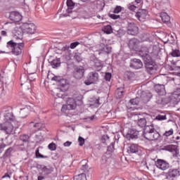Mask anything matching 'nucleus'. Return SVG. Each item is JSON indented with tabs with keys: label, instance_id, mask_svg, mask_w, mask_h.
Segmentation results:
<instances>
[{
	"label": "nucleus",
	"instance_id": "f257e3e1",
	"mask_svg": "<svg viewBox=\"0 0 180 180\" xmlns=\"http://www.w3.org/2000/svg\"><path fill=\"white\" fill-rule=\"evenodd\" d=\"M139 55L142 57L147 72L155 74L157 72V65L153 60L151 57H157L158 56V49L155 46H142L139 51Z\"/></svg>",
	"mask_w": 180,
	"mask_h": 180
},
{
	"label": "nucleus",
	"instance_id": "f03ea898",
	"mask_svg": "<svg viewBox=\"0 0 180 180\" xmlns=\"http://www.w3.org/2000/svg\"><path fill=\"white\" fill-rule=\"evenodd\" d=\"M143 137L149 141H154L160 138V133L154 129L153 125L146 126L143 129Z\"/></svg>",
	"mask_w": 180,
	"mask_h": 180
},
{
	"label": "nucleus",
	"instance_id": "7ed1b4c3",
	"mask_svg": "<svg viewBox=\"0 0 180 180\" xmlns=\"http://www.w3.org/2000/svg\"><path fill=\"white\" fill-rule=\"evenodd\" d=\"M8 49H11L13 54L14 56H20L22 54V50L25 48V43L23 41H15V40H11L7 42Z\"/></svg>",
	"mask_w": 180,
	"mask_h": 180
},
{
	"label": "nucleus",
	"instance_id": "20e7f679",
	"mask_svg": "<svg viewBox=\"0 0 180 180\" xmlns=\"http://www.w3.org/2000/svg\"><path fill=\"white\" fill-rule=\"evenodd\" d=\"M99 82V74L96 72H90L85 80V85H91V84H96Z\"/></svg>",
	"mask_w": 180,
	"mask_h": 180
},
{
	"label": "nucleus",
	"instance_id": "39448f33",
	"mask_svg": "<svg viewBox=\"0 0 180 180\" xmlns=\"http://www.w3.org/2000/svg\"><path fill=\"white\" fill-rule=\"evenodd\" d=\"M1 115L3 116V122L15 123V116H13V113L11 110H3Z\"/></svg>",
	"mask_w": 180,
	"mask_h": 180
},
{
	"label": "nucleus",
	"instance_id": "423d86ee",
	"mask_svg": "<svg viewBox=\"0 0 180 180\" xmlns=\"http://www.w3.org/2000/svg\"><path fill=\"white\" fill-rule=\"evenodd\" d=\"M23 32L27 34H34L36 33V25L33 23L24 24L22 26Z\"/></svg>",
	"mask_w": 180,
	"mask_h": 180
},
{
	"label": "nucleus",
	"instance_id": "0eeeda50",
	"mask_svg": "<svg viewBox=\"0 0 180 180\" xmlns=\"http://www.w3.org/2000/svg\"><path fill=\"white\" fill-rule=\"evenodd\" d=\"M77 108V101L72 98H69L67 101V104L63 105L62 110H74Z\"/></svg>",
	"mask_w": 180,
	"mask_h": 180
},
{
	"label": "nucleus",
	"instance_id": "6e6552de",
	"mask_svg": "<svg viewBox=\"0 0 180 180\" xmlns=\"http://www.w3.org/2000/svg\"><path fill=\"white\" fill-rule=\"evenodd\" d=\"M13 123L14 122H3L0 125V129H2L6 134H12V131H13L14 129Z\"/></svg>",
	"mask_w": 180,
	"mask_h": 180
},
{
	"label": "nucleus",
	"instance_id": "1a4fd4ad",
	"mask_svg": "<svg viewBox=\"0 0 180 180\" xmlns=\"http://www.w3.org/2000/svg\"><path fill=\"white\" fill-rule=\"evenodd\" d=\"M127 33L131 36H136V34H139V27H137L136 23L129 22L128 24Z\"/></svg>",
	"mask_w": 180,
	"mask_h": 180
},
{
	"label": "nucleus",
	"instance_id": "9d476101",
	"mask_svg": "<svg viewBox=\"0 0 180 180\" xmlns=\"http://www.w3.org/2000/svg\"><path fill=\"white\" fill-rule=\"evenodd\" d=\"M148 15V11L146 9L139 10L135 14L136 19L139 20L140 22H144L147 19V15Z\"/></svg>",
	"mask_w": 180,
	"mask_h": 180
},
{
	"label": "nucleus",
	"instance_id": "9b49d317",
	"mask_svg": "<svg viewBox=\"0 0 180 180\" xmlns=\"http://www.w3.org/2000/svg\"><path fill=\"white\" fill-rule=\"evenodd\" d=\"M155 165L157 168H159V169H162V171H165L166 169H168V168H169V163L161 159H158L155 162Z\"/></svg>",
	"mask_w": 180,
	"mask_h": 180
},
{
	"label": "nucleus",
	"instance_id": "f8f14e48",
	"mask_svg": "<svg viewBox=\"0 0 180 180\" xmlns=\"http://www.w3.org/2000/svg\"><path fill=\"white\" fill-rule=\"evenodd\" d=\"M9 19L13 22H20L22 20V15L18 11H12L10 13Z\"/></svg>",
	"mask_w": 180,
	"mask_h": 180
},
{
	"label": "nucleus",
	"instance_id": "ddd939ff",
	"mask_svg": "<svg viewBox=\"0 0 180 180\" xmlns=\"http://www.w3.org/2000/svg\"><path fill=\"white\" fill-rule=\"evenodd\" d=\"M131 68H134V70H140L143 68V62L140 59H132L130 63Z\"/></svg>",
	"mask_w": 180,
	"mask_h": 180
},
{
	"label": "nucleus",
	"instance_id": "4468645a",
	"mask_svg": "<svg viewBox=\"0 0 180 180\" xmlns=\"http://www.w3.org/2000/svg\"><path fill=\"white\" fill-rule=\"evenodd\" d=\"M85 72V70L83 67L76 68L74 72V77L76 79H81L82 77H84V74Z\"/></svg>",
	"mask_w": 180,
	"mask_h": 180
},
{
	"label": "nucleus",
	"instance_id": "2eb2a0df",
	"mask_svg": "<svg viewBox=\"0 0 180 180\" xmlns=\"http://www.w3.org/2000/svg\"><path fill=\"white\" fill-rule=\"evenodd\" d=\"M23 29L15 28L13 31V37L15 40H22L23 39Z\"/></svg>",
	"mask_w": 180,
	"mask_h": 180
},
{
	"label": "nucleus",
	"instance_id": "dca6fc26",
	"mask_svg": "<svg viewBox=\"0 0 180 180\" xmlns=\"http://www.w3.org/2000/svg\"><path fill=\"white\" fill-rule=\"evenodd\" d=\"M127 140H133L138 139L139 137V132L134 129H131L128 131V133L125 136Z\"/></svg>",
	"mask_w": 180,
	"mask_h": 180
},
{
	"label": "nucleus",
	"instance_id": "f3484780",
	"mask_svg": "<svg viewBox=\"0 0 180 180\" xmlns=\"http://www.w3.org/2000/svg\"><path fill=\"white\" fill-rule=\"evenodd\" d=\"M140 41L137 39H131L129 40L128 46L131 50H137Z\"/></svg>",
	"mask_w": 180,
	"mask_h": 180
},
{
	"label": "nucleus",
	"instance_id": "a211bd4d",
	"mask_svg": "<svg viewBox=\"0 0 180 180\" xmlns=\"http://www.w3.org/2000/svg\"><path fill=\"white\" fill-rule=\"evenodd\" d=\"M179 171L176 169H170L167 174V179H171V178H176L179 176Z\"/></svg>",
	"mask_w": 180,
	"mask_h": 180
},
{
	"label": "nucleus",
	"instance_id": "6ab92c4d",
	"mask_svg": "<svg viewBox=\"0 0 180 180\" xmlns=\"http://www.w3.org/2000/svg\"><path fill=\"white\" fill-rule=\"evenodd\" d=\"M155 91L158 95L162 96L165 94V86L164 84L155 85Z\"/></svg>",
	"mask_w": 180,
	"mask_h": 180
},
{
	"label": "nucleus",
	"instance_id": "aec40b11",
	"mask_svg": "<svg viewBox=\"0 0 180 180\" xmlns=\"http://www.w3.org/2000/svg\"><path fill=\"white\" fill-rule=\"evenodd\" d=\"M128 151H129L131 154H139L141 150L139 145L133 143L129 146Z\"/></svg>",
	"mask_w": 180,
	"mask_h": 180
},
{
	"label": "nucleus",
	"instance_id": "412c9836",
	"mask_svg": "<svg viewBox=\"0 0 180 180\" xmlns=\"http://www.w3.org/2000/svg\"><path fill=\"white\" fill-rule=\"evenodd\" d=\"M53 169H54L50 166H43L41 167V171L44 172V175H50Z\"/></svg>",
	"mask_w": 180,
	"mask_h": 180
},
{
	"label": "nucleus",
	"instance_id": "4be33fe9",
	"mask_svg": "<svg viewBox=\"0 0 180 180\" xmlns=\"http://www.w3.org/2000/svg\"><path fill=\"white\" fill-rule=\"evenodd\" d=\"M176 146L175 145H167L163 147L162 150L165 151H169L170 153H175Z\"/></svg>",
	"mask_w": 180,
	"mask_h": 180
},
{
	"label": "nucleus",
	"instance_id": "5701e85b",
	"mask_svg": "<svg viewBox=\"0 0 180 180\" xmlns=\"http://www.w3.org/2000/svg\"><path fill=\"white\" fill-rule=\"evenodd\" d=\"M160 18H161L163 23H168V22H169V20H171L169 15H168V14L167 13H160Z\"/></svg>",
	"mask_w": 180,
	"mask_h": 180
},
{
	"label": "nucleus",
	"instance_id": "b1692460",
	"mask_svg": "<svg viewBox=\"0 0 180 180\" xmlns=\"http://www.w3.org/2000/svg\"><path fill=\"white\" fill-rule=\"evenodd\" d=\"M100 50L101 51H104V53H106L107 54H109V53H110V51H112V49L106 45H105V44H100Z\"/></svg>",
	"mask_w": 180,
	"mask_h": 180
},
{
	"label": "nucleus",
	"instance_id": "393cba45",
	"mask_svg": "<svg viewBox=\"0 0 180 180\" xmlns=\"http://www.w3.org/2000/svg\"><path fill=\"white\" fill-rule=\"evenodd\" d=\"M58 85L59 86H61V88H65L64 91H67L68 89V83H67V80L65 79H60L58 82Z\"/></svg>",
	"mask_w": 180,
	"mask_h": 180
},
{
	"label": "nucleus",
	"instance_id": "a878e982",
	"mask_svg": "<svg viewBox=\"0 0 180 180\" xmlns=\"http://www.w3.org/2000/svg\"><path fill=\"white\" fill-rule=\"evenodd\" d=\"M60 65L61 62L60 61V59H54L51 62L52 68H57L58 67H60Z\"/></svg>",
	"mask_w": 180,
	"mask_h": 180
},
{
	"label": "nucleus",
	"instance_id": "bb28decb",
	"mask_svg": "<svg viewBox=\"0 0 180 180\" xmlns=\"http://www.w3.org/2000/svg\"><path fill=\"white\" fill-rule=\"evenodd\" d=\"M103 32L106 33V34H110V33L113 32V30L112 29V25H106L103 27Z\"/></svg>",
	"mask_w": 180,
	"mask_h": 180
},
{
	"label": "nucleus",
	"instance_id": "cd10ccee",
	"mask_svg": "<svg viewBox=\"0 0 180 180\" xmlns=\"http://www.w3.org/2000/svg\"><path fill=\"white\" fill-rule=\"evenodd\" d=\"M67 6H68V13H70L71 11L74 9V2L72 0H67Z\"/></svg>",
	"mask_w": 180,
	"mask_h": 180
},
{
	"label": "nucleus",
	"instance_id": "c85d7f7f",
	"mask_svg": "<svg viewBox=\"0 0 180 180\" xmlns=\"http://www.w3.org/2000/svg\"><path fill=\"white\" fill-rule=\"evenodd\" d=\"M146 124H147V120H146V118H141L138 121V126L139 127H147V126H146Z\"/></svg>",
	"mask_w": 180,
	"mask_h": 180
},
{
	"label": "nucleus",
	"instance_id": "c756f323",
	"mask_svg": "<svg viewBox=\"0 0 180 180\" xmlns=\"http://www.w3.org/2000/svg\"><path fill=\"white\" fill-rule=\"evenodd\" d=\"M94 67H95L96 70H97V71H101V70H102V67H103L102 62L101 60H95Z\"/></svg>",
	"mask_w": 180,
	"mask_h": 180
},
{
	"label": "nucleus",
	"instance_id": "7c9ffc66",
	"mask_svg": "<svg viewBox=\"0 0 180 180\" xmlns=\"http://www.w3.org/2000/svg\"><path fill=\"white\" fill-rule=\"evenodd\" d=\"M123 88L120 87L118 88L116 91V94H117V98H118V99H120L122 98V96H123V94L124 93V91H123Z\"/></svg>",
	"mask_w": 180,
	"mask_h": 180
},
{
	"label": "nucleus",
	"instance_id": "2f4dec72",
	"mask_svg": "<svg viewBox=\"0 0 180 180\" xmlns=\"http://www.w3.org/2000/svg\"><path fill=\"white\" fill-rule=\"evenodd\" d=\"M30 139V136H29V135L27 134H22L20 136V140H21V141H23L24 143H27Z\"/></svg>",
	"mask_w": 180,
	"mask_h": 180
},
{
	"label": "nucleus",
	"instance_id": "473e14b6",
	"mask_svg": "<svg viewBox=\"0 0 180 180\" xmlns=\"http://www.w3.org/2000/svg\"><path fill=\"white\" fill-rule=\"evenodd\" d=\"M74 180H86V176L85 174H80L74 177Z\"/></svg>",
	"mask_w": 180,
	"mask_h": 180
},
{
	"label": "nucleus",
	"instance_id": "72a5a7b5",
	"mask_svg": "<svg viewBox=\"0 0 180 180\" xmlns=\"http://www.w3.org/2000/svg\"><path fill=\"white\" fill-rule=\"evenodd\" d=\"M141 98L145 103H147V102H149V101H150V96H148V95H147L144 92L142 93V95L141 96Z\"/></svg>",
	"mask_w": 180,
	"mask_h": 180
},
{
	"label": "nucleus",
	"instance_id": "f704fd0d",
	"mask_svg": "<svg viewBox=\"0 0 180 180\" xmlns=\"http://www.w3.org/2000/svg\"><path fill=\"white\" fill-rule=\"evenodd\" d=\"M82 164H84L82 165V169L83 171H86V169H88V160H82Z\"/></svg>",
	"mask_w": 180,
	"mask_h": 180
},
{
	"label": "nucleus",
	"instance_id": "c9c22d12",
	"mask_svg": "<svg viewBox=\"0 0 180 180\" xmlns=\"http://www.w3.org/2000/svg\"><path fill=\"white\" fill-rule=\"evenodd\" d=\"M171 54L172 57H180V52L178 49H173Z\"/></svg>",
	"mask_w": 180,
	"mask_h": 180
},
{
	"label": "nucleus",
	"instance_id": "e433bc0d",
	"mask_svg": "<svg viewBox=\"0 0 180 180\" xmlns=\"http://www.w3.org/2000/svg\"><path fill=\"white\" fill-rule=\"evenodd\" d=\"M155 120H167V115H158V116H156Z\"/></svg>",
	"mask_w": 180,
	"mask_h": 180
},
{
	"label": "nucleus",
	"instance_id": "4c0bfd02",
	"mask_svg": "<svg viewBox=\"0 0 180 180\" xmlns=\"http://www.w3.org/2000/svg\"><path fill=\"white\" fill-rule=\"evenodd\" d=\"M172 98L176 101H180V92L174 91L173 93Z\"/></svg>",
	"mask_w": 180,
	"mask_h": 180
},
{
	"label": "nucleus",
	"instance_id": "58836bf2",
	"mask_svg": "<svg viewBox=\"0 0 180 180\" xmlns=\"http://www.w3.org/2000/svg\"><path fill=\"white\" fill-rule=\"evenodd\" d=\"M174 134V129H170L169 131H166L163 136H165V137H169V136H172Z\"/></svg>",
	"mask_w": 180,
	"mask_h": 180
},
{
	"label": "nucleus",
	"instance_id": "ea45409f",
	"mask_svg": "<svg viewBox=\"0 0 180 180\" xmlns=\"http://www.w3.org/2000/svg\"><path fill=\"white\" fill-rule=\"evenodd\" d=\"M139 102H140V98H132L130 100V103H131V105H139Z\"/></svg>",
	"mask_w": 180,
	"mask_h": 180
},
{
	"label": "nucleus",
	"instance_id": "a19ab883",
	"mask_svg": "<svg viewBox=\"0 0 180 180\" xmlns=\"http://www.w3.org/2000/svg\"><path fill=\"white\" fill-rule=\"evenodd\" d=\"M49 149L51 150V151H56L57 150V148L56 147V143H51L49 145Z\"/></svg>",
	"mask_w": 180,
	"mask_h": 180
},
{
	"label": "nucleus",
	"instance_id": "79ce46f5",
	"mask_svg": "<svg viewBox=\"0 0 180 180\" xmlns=\"http://www.w3.org/2000/svg\"><path fill=\"white\" fill-rule=\"evenodd\" d=\"M78 141H79V146H80V147H82V146H84V144H85V139H84V138H82V136H79L78 138Z\"/></svg>",
	"mask_w": 180,
	"mask_h": 180
},
{
	"label": "nucleus",
	"instance_id": "37998d69",
	"mask_svg": "<svg viewBox=\"0 0 180 180\" xmlns=\"http://www.w3.org/2000/svg\"><path fill=\"white\" fill-rule=\"evenodd\" d=\"M120 12H122V6H117L114 11H113V13H120Z\"/></svg>",
	"mask_w": 180,
	"mask_h": 180
},
{
	"label": "nucleus",
	"instance_id": "c03bdc74",
	"mask_svg": "<svg viewBox=\"0 0 180 180\" xmlns=\"http://www.w3.org/2000/svg\"><path fill=\"white\" fill-rule=\"evenodd\" d=\"M35 125H37L35 127V128L34 129V130L35 131H37V130H40V129H41V127H43V124L41 123H38V122H36L35 123Z\"/></svg>",
	"mask_w": 180,
	"mask_h": 180
},
{
	"label": "nucleus",
	"instance_id": "a18cd8bd",
	"mask_svg": "<svg viewBox=\"0 0 180 180\" xmlns=\"http://www.w3.org/2000/svg\"><path fill=\"white\" fill-rule=\"evenodd\" d=\"M128 9L129 11H131L132 12H135L136 11V9H137V6L133 5V4H129L128 6Z\"/></svg>",
	"mask_w": 180,
	"mask_h": 180
},
{
	"label": "nucleus",
	"instance_id": "49530a36",
	"mask_svg": "<svg viewBox=\"0 0 180 180\" xmlns=\"http://www.w3.org/2000/svg\"><path fill=\"white\" fill-rule=\"evenodd\" d=\"M77 46H79V42L75 41L70 44V49H74L77 47Z\"/></svg>",
	"mask_w": 180,
	"mask_h": 180
},
{
	"label": "nucleus",
	"instance_id": "de8ad7c7",
	"mask_svg": "<svg viewBox=\"0 0 180 180\" xmlns=\"http://www.w3.org/2000/svg\"><path fill=\"white\" fill-rule=\"evenodd\" d=\"M36 157L37 158H47V156H44L41 155L40 153H39V150L36 151Z\"/></svg>",
	"mask_w": 180,
	"mask_h": 180
},
{
	"label": "nucleus",
	"instance_id": "09e8293b",
	"mask_svg": "<svg viewBox=\"0 0 180 180\" xmlns=\"http://www.w3.org/2000/svg\"><path fill=\"white\" fill-rule=\"evenodd\" d=\"M112 78V74L108 72V73H105V81H110Z\"/></svg>",
	"mask_w": 180,
	"mask_h": 180
},
{
	"label": "nucleus",
	"instance_id": "8fccbe9b",
	"mask_svg": "<svg viewBox=\"0 0 180 180\" xmlns=\"http://www.w3.org/2000/svg\"><path fill=\"white\" fill-rule=\"evenodd\" d=\"M62 91H63V89H60V88L55 89L54 92L56 93V96L60 98V94H58V92H62Z\"/></svg>",
	"mask_w": 180,
	"mask_h": 180
},
{
	"label": "nucleus",
	"instance_id": "3c124183",
	"mask_svg": "<svg viewBox=\"0 0 180 180\" xmlns=\"http://www.w3.org/2000/svg\"><path fill=\"white\" fill-rule=\"evenodd\" d=\"M71 57H72V53H71V51H68V54L65 55V59L70 60H71Z\"/></svg>",
	"mask_w": 180,
	"mask_h": 180
},
{
	"label": "nucleus",
	"instance_id": "603ef678",
	"mask_svg": "<svg viewBox=\"0 0 180 180\" xmlns=\"http://www.w3.org/2000/svg\"><path fill=\"white\" fill-rule=\"evenodd\" d=\"M156 99H157L156 103H158V105H161V103H162V97L157 96Z\"/></svg>",
	"mask_w": 180,
	"mask_h": 180
},
{
	"label": "nucleus",
	"instance_id": "864d4df0",
	"mask_svg": "<svg viewBox=\"0 0 180 180\" xmlns=\"http://www.w3.org/2000/svg\"><path fill=\"white\" fill-rule=\"evenodd\" d=\"M110 18L111 19L116 20V19H119L120 18V15H116V14H110Z\"/></svg>",
	"mask_w": 180,
	"mask_h": 180
},
{
	"label": "nucleus",
	"instance_id": "5fc2aeb1",
	"mask_svg": "<svg viewBox=\"0 0 180 180\" xmlns=\"http://www.w3.org/2000/svg\"><path fill=\"white\" fill-rule=\"evenodd\" d=\"M61 80V77L58 76H54L52 77L51 81H56L57 82H60Z\"/></svg>",
	"mask_w": 180,
	"mask_h": 180
},
{
	"label": "nucleus",
	"instance_id": "6e6d98bb",
	"mask_svg": "<svg viewBox=\"0 0 180 180\" xmlns=\"http://www.w3.org/2000/svg\"><path fill=\"white\" fill-rule=\"evenodd\" d=\"M36 122L34 121H32L29 124V127H30V129H34L36 127Z\"/></svg>",
	"mask_w": 180,
	"mask_h": 180
},
{
	"label": "nucleus",
	"instance_id": "4d7b16f0",
	"mask_svg": "<svg viewBox=\"0 0 180 180\" xmlns=\"http://www.w3.org/2000/svg\"><path fill=\"white\" fill-rule=\"evenodd\" d=\"M71 144H72V142H71V141H66V142H65V143H63V146H64L65 147H70V146H71Z\"/></svg>",
	"mask_w": 180,
	"mask_h": 180
},
{
	"label": "nucleus",
	"instance_id": "13d9d810",
	"mask_svg": "<svg viewBox=\"0 0 180 180\" xmlns=\"http://www.w3.org/2000/svg\"><path fill=\"white\" fill-rule=\"evenodd\" d=\"M5 96V89L4 88H0V96Z\"/></svg>",
	"mask_w": 180,
	"mask_h": 180
},
{
	"label": "nucleus",
	"instance_id": "bf43d9fd",
	"mask_svg": "<svg viewBox=\"0 0 180 180\" xmlns=\"http://www.w3.org/2000/svg\"><path fill=\"white\" fill-rule=\"evenodd\" d=\"M95 106H99L101 103H99V98H96L94 103Z\"/></svg>",
	"mask_w": 180,
	"mask_h": 180
},
{
	"label": "nucleus",
	"instance_id": "052dcab7",
	"mask_svg": "<svg viewBox=\"0 0 180 180\" xmlns=\"http://www.w3.org/2000/svg\"><path fill=\"white\" fill-rule=\"evenodd\" d=\"M4 148H5V144H1L0 145V153H2V151H4Z\"/></svg>",
	"mask_w": 180,
	"mask_h": 180
},
{
	"label": "nucleus",
	"instance_id": "680f3d73",
	"mask_svg": "<svg viewBox=\"0 0 180 180\" xmlns=\"http://www.w3.org/2000/svg\"><path fill=\"white\" fill-rule=\"evenodd\" d=\"M75 60H77V61L79 62L82 60V58H81V57L78 56H75Z\"/></svg>",
	"mask_w": 180,
	"mask_h": 180
},
{
	"label": "nucleus",
	"instance_id": "e2e57ef3",
	"mask_svg": "<svg viewBox=\"0 0 180 180\" xmlns=\"http://www.w3.org/2000/svg\"><path fill=\"white\" fill-rule=\"evenodd\" d=\"M3 179L4 178H11V176L8 174V173H6L3 176H2Z\"/></svg>",
	"mask_w": 180,
	"mask_h": 180
},
{
	"label": "nucleus",
	"instance_id": "0e129e2a",
	"mask_svg": "<svg viewBox=\"0 0 180 180\" xmlns=\"http://www.w3.org/2000/svg\"><path fill=\"white\" fill-rule=\"evenodd\" d=\"M103 140H109V136L108 135H104L103 137H102Z\"/></svg>",
	"mask_w": 180,
	"mask_h": 180
},
{
	"label": "nucleus",
	"instance_id": "69168bd1",
	"mask_svg": "<svg viewBox=\"0 0 180 180\" xmlns=\"http://www.w3.org/2000/svg\"><path fill=\"white\" fill-rule=\"evenodd\" d=\"M1 36H6V31H1Z\"/></svg>",
	"mask_w": 180,
	"mask_h": 180
},
{
	"label": "nucleus",
	"instance_id": "338daca9",
	"mask_svg": "<svg viewBox=\"0 0 180 180\" xmlns=\"http://www.w3.org/2000/svg\"><path fill=\"white\" fill-rule=\"evenodd\" d=\"M43 179H44V176H38V180H43Z\"/></svg>",
	"mask_w": 180,
	"mask_h": 180
},
{
	"label": "nucleus",
	"instance_id": "774afa93",
	"mask_svg": "<svg viewBox=\"0 0 180 180\" xmlns=\"http://www.w3.org/2000/svg\"><path fill=\"white\" fill-rule=\"evenodd\" d=\"M143 0H135L136 4H141Z\"/></svg>",
	"mask_w": 180,
	"mask_h": 180
}]
</instances>
